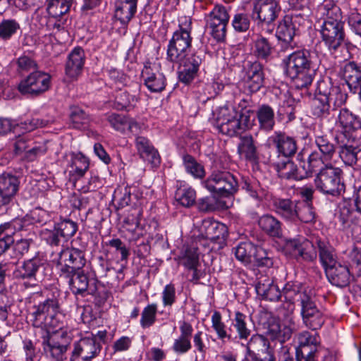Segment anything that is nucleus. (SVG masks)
I'll return each instance as SVG.
<instances>
[{
    "mask_svg": "<svg viewBox=\"0 0 361 361\" xmlns=\"http://www.w3.org/2000/svg\"><path fill=\"white\" fill-rule=\"evenodd\" d=\"M59 293H53L44 297L42 293H37L30 300L28 319L35 328L46 331L61 328L59 317L61 315V306Z\"/></svg>",
    "mask_w": 361,
    "mask_h": 361,
    "instance_id": "1",
    "label": "nucleus"
},
{
    "mask_svg": "<svg viewBox=\"0 0 361 361\" xmlns=\"http://www.w3.org/2000/svg\"><path fill=\"white\" fill-rule=\"evenodd\" d=\"M283 62L286 75L298 89L306 88L312 83L319 65L317 54L306 49L293 52Z\"/></svg>",
    "mask_w": 361,
    "mask_h": 361,
    "instance_id": "2",
    "label": "nucleus"
},
{
    "mask_svg": "<svg viewBox=\"0 0 361 361\" xmlns=\"http://www.w3.org/2000/svg\"><path fill=\"white\" fill-rule=\"evenodd\" d=\"M191 30V18L187 16L180 18L178 30L173 32L168 44L166 56L168 61L179 62L188 56L192 47Z\"/></svg>",
    "mask_w": 361,
    "mask_h": 361,
    "instance_id": "3",
    "label": "nucleus"
},
{
    "mask_svg": "<svg viewBox=\"0 0 361 361\" xmlns=\"http://www.w3.org/2000/svg\"><path fill=\"white\" fill-rule=\"evenodd\" d=\"M342 175L343 171L340 168L327 163L315 175L314 183L316 189L324 195L340 196L345 191Z\"/></svg>",
    "mask_w": 361,
    "mask_h": 361,
    "instance_id": "4",
    "label": "nucleus"
},
{
    "mask_svg": "<svg viewBox=\"0 0 361 361\" xmlns=\"http://www.w3.org/2000/svg\"><path fill=\"white\" fill-rule=\"evenodd\" d=\"M49 271V267L46 260L35 256L16 267L13 271V276L16 279L24 281L25 287H33L42 282L48 276Z\"/></svg>",
    "mask_w": 361,
    "mask_h": 361,
    "instance_id": "5",
    "label": "nucleus"
},
{
    "mask_svg": "<svg viewBox=\"0 0 361 361\" xmlns=\"http://www.w3.org/2000/svg\"><path fill=\"white\" fill-rule=\"evenodd\" d=\"M327 11L326 18L324 20L320 29V34L322 41L330 51H336L343 44L345 39L343 23L340 16L336 13L333 17L334 10Z\"/></svg>",
    "mask_w": 361,
    "mask_h": 361,
    "instance_id": "6",
    "label": "nucleus"
},
{
    "mask_svg": "<svg viewBox=\"0 0 361 361\" xmlns=\"http://www.w3.org/2000/svg\"><path fill=\"white\" fill-rule=\"evenodd\" d=\"M204 187L219 197H228L238 190V183L228 171H214L203 183Z\"/></svg>",
    "mask_w": 361,
    "mask_h": 361,
    "instance_id": "7",
    "label": "nucleus"
},
{
    "mask_svg": "<svg viewBox=\"0 0 361 361\" xmlns=\"http://www.w3.org/2000/svg\"><path fill=\"white\" fill-rule=\"evenodd\" d=\"M42 344L45 354L56 361H62L71 343V338L65 331H47L42 337Z\"/></svg>",
    "mask_w": 361,
    "mask_h": 361,
    "instance_id": "8",
    "label": "nucleus"
},
{
    "mask_svg": "<svg viewBox=\"0 0 361 361\" xmlns=\"http://www.w3.org/2000/svg\"><path fill=\"white\" fill-rule=\"evenodd\" d=\"M245 346V361H271L275 357L274 348H271L269 339L264 335H252Z\"/></svg>",
    "mask_w": 361,
    "mask_h": 361,
    "instance_id": "9",
    "label": "nucleus"
},
{
    "mask_svg": "<svg viewBox=\"0 0 361 361\" xmlns=\"http://www.w3.org/2000/svg\"><path fill=\"white\" fill-rule=\"evenodd\" d=\"M50 85V75L44 72L36 71L20 80L18 90L24 96L36 97L47 92Z\"/></svg>",
    "mask_w": 361,
    "mask_h": 361,
    "instance_id": "10",
    "label": "nucleus"
},
{
    "mask_svg": "<svg viewBox=\"0 0 361 361\" xmlns=\"http://www.w3.org/2000/svg\"><path fill=\"white\" fill-rule=\"evenodd\" d=\"M281 11L276 0H253L251 17L257 25L269 26L275 22Z\"/></svg>",
    "mask_w": 361,
    "mask_h": 361,
    "instance_id": "11",
    "label": "nucleus"
},
{
    "mask_svg": "<svg viewBox=\"0 0 361 361\" xmlns=\"http://www.w3.org/2000/svg\"><path fill=\"white\" fill-rule=\"evenodd\" d=\"M207 26L211 35L217 41H222L226 35V27L229 20L228 11L223 5H215L206 16Z\"/></svg>",
    "mask_w": 361,
    "mask_h": 361,
    "instance_id": "12",
    "label": "nucleus"
},
{
    "mask_svg": "<svg viewBox=\"0 0 361 361\" xmlns=\"http://www.w3.org/2000/svg\"><path fill=\"white\" fill-rule=\"evenodd\" d=\"M298 345L296 348L297 361H316L317 348L320 345L319 336L308 331H303L297 336Z\"/></svg>",
    "mask_w": 361,
    "mask_h": 361,
    "instance_id": "13",
    "label": "nucleus"
},
{
    "mask_svg": "<svg viewBox=\"0 0 361 361\" xmlns=\"http://www.w3.org/2000/svg\"><path fill=\"white\" fill-rule=\"evenodd\" d=\"M334 123L341 128V132L348 142H355L361 128V118L348 109L343 108L336 116Z\"/></svg>",
    "mask_w": 361,
    "mask_h": 361,
    "instance_id": "14",
    "label": "nucleus"
},
{
    "mask_svg": "<svg viewBox=\"0 0 361 361\" xmlns=\"http://www.w3.org/2000/svg\"><path fill=\"white\" fill-rule=\"evenodd\" d=\"M300 314L303 324L311 330L319 329L325 322L324 312L318 308L312 296H305Z\"/></svg>",
    "mask_w": 361,
    "mask_h": 361,
    "instance_id": "15",
    "label": "nucleus"
},
{
    "mask_svg": "<svg viewBox=\"0 0 361 361\" xmlns=\"http://www.w3.org/2000/svg\"><path fill=\"white\" fill-rule=\"evenodd\" d=\"M102 350V345L94 338H81L73 345L70 361H92Z\"/></svg>",
    "mask_w": 361,
    "mask_h": 361,
    "instance_id": "16",
    "label": "nucleus"
},
{
    "mask_svg": "<svg viewBox=\"0 0 361 361\" xmlns=\"http://www.w3.org/2000/svg\"><path fill=\"white\" fill-rule=\"evenodd\" d=\"M204 60V54L202 51H196L179 61L178 72L179 80L185 84L190 83L197 76L200 67Z\"/></svg>",
    "mask_w": 361,
    "mask_h": 361,
    "instance_id": "17",
    "label": "nucleus"
},
{
    "mask_svg": "<svg viewBox=\"0 0 361 361\" xmlns=\"http://www.w3.org/2000/svg\"><path fill=\"white\" fill-rule=\"evenodd\" d=\"M215 126L220 133L231 137L241 134L238 112L234 109H230L226 106L220 108Z\"/></svg>",
    "mask_w": 361,
    "mask_h": 361,
    "instance_id": "18",
    "label": "nucleus"
},
{
    "mask_svg": "<svg viewBox=\"0 0 361 361\" xmlns=\"http://www.w3.org/2000/svg\"><path fill=\"white\" fill-rule=\"evenodd\" d=\"M269 145H273L279 156L286 159L293 157L298 151L296 137L288 135L283 131H275L269 138Z\"/></svg>",
    "mask_w": 361,
    "mask_h": 361,
    "instance_id": "19",
    "label": "nucleus"
},
{
    "mask_svg": "<svg viewBox=\"0 0 361 361\" xmlns=\"http://www.w3.org/2000/svg\"><path fill=\"white\" fill-rule=\"evenodd\" d=\"M141 78L144 85L151 92H161L166 86V78L163 73L156 67H152L150 64L145 65Z\"/></svg>",
    "mask_w": 361,
    "mask_h": 361,
    "instance_id": "20",
    "label": "nucleus"
},
{
    "mask_svg": "<svg viewBox=\"0 0 361 361\" xmlns=\"http://www.w3.org/2000/svg\"><path fill=\"white\" fill-rule=\"evenodd\" d=\"M264 80L263 66L259 61L247 62L245 67V82L250 92H257Z\"/></svg>",
    "mask_w": 361,
    "mask_h": 361,
    "instance_id": "21",
    "label": "nucleus"
},
{
    "mask_svg": "<svg viewBox=\"0 0 361 361\" xmlns=\"http://www.w3.org/2000/svg\"><path fill=\"white\" fill-rule=\"evenodd\" d=\"M331 99L314 97L311 105L312 114L321 121L333 124L336 121L337 109L331 107Z\"/></svg>",
    "mask_w": 361,
    "mask_h": 361,
    "instance_id": "22",
    "label": "nucleus"
},
{
    "mask_svg": "<svg viewBox=\"0 0 361 361\" xmlns=\"http://www.w3.org/2000/svg\"><path fill=\"white\" fill-rule=\"evenodd\" d=\"M324 272L328 281L339 288L348 286L353 279L348 266L341 262Z\"/></svg>",
    "mask_w": 361,
    "mask_h": 361,
    "instance_id": "23",
    "label": "nucleus"
},
{
    "mask_svg": "<svg viewBox=\"0 0 361 361\" xmlns=\"http://www.w3.org/2000/svg\"><path fill=\"white\" fill-rule=\"evenodd\" d=\"M63 278L67 280L70 290L74 295L85 296L96 294L94 289L89 288V278L82 269L73 271L69 277Z\"/></svg>",
    "mask_w": 361,
    "mask_h": 361,
    "instance_id": "24",
    "label": "nucleus"
},
{
    "mask_svg": "<svg viewBox=\"0 0 361 361\" xmlns=\"http://www.w3.org/2000/svg\"><path fill=\"white\" fill-rule=\"evenodd\" d=\"M180 335L173 341V351L178 355L187 353L192 349L191 338L193 333V327L191 324L185 321L180 323Z\"/></svg>",
    "mask_w": 361,
    "mask_h": 361,
    "instance_id": "25",
    "label": "nucleus"
},
{
    "mask_svg": "<svg viewBox=\"0 0 361 361\" xmlns=\"http://www.w3.org/2000/svg\"><path fill=\"white\" fill-rule=\"evenodd\" d=\"M19 181L16 176L9 173L0 176V207L8 204L18 189Z\"/></svg>",
    "mask_w": 361,
    "mask_h": 361,
    "instance_id": "26",
    "label": "nucleus"
},
{
    "mask_svg": "<svg viewBox=\"0 0 361 361\" xmlns=\"http://www.w3.org/2000/svg\"><path fill=\"white\" fill-rule=\"evenodd\" d=\"M135 147L141 158L148 161L153 167L159 166L161 158L159 152L147 137H137Z\"/></svg>",
    "mask_w": 361,
    "mask_h": 361,
    "instance_id": "27",
    "label": "nucleus"
},
{
    "mask_svg": "<svg viewBox=\"0 0 361 361\" xmlns=\"http://www.w3.org/2000/svg\"><path fill=\"white\" fill-rule=\"evenodd\" d=\"M271 161L280 178L300 180H302V176L305 174L303 171H299L298 166L289 159L281 161L271 159Z\"/></svg>",
    "mask_w": 361,
    "mask_h": 361,
    "instance_id": "28",
    "label": "nucleus"
},
{
    "mask_svg": "<svg viewBox=\"0 0 361 361\" xmlns=\"http://www.w3.org/2000/svg\"><path fill=\"white\" fill-rule=\"evenodd\" d=\"M238 153L251 164H257L258 162L257 142L252 135H245L240 137Z\"/></svg>",
    "mask_w": 361,
    "mask_h": 361,
    "instance_id": "29",
    "label": "nucleus"
},
{
    "mask_svg": "<svg viewBox=\"0 0 361 361\" xmlns=\"http://www.w3.org/2000/svg\"><path fill=\"white\" fill-rule=\"evenodd\" d=\"M138 0H116L114 17L122 25H126L137 13Z\"/></svg>",
    "mask_w": 361,
    "mask_h": 361,
    "instance_id": "30",
    "label": "nucleus"
},
{
    "mask_svg": "<svg viewBox=\"0 0 361 361\" xmlns=\"http://www.w3.org/2000/svg\"><path fill=\"white\" fill-rule=\"evenodd\" d=\"M84 63V50L80 47L74 48L68 56L66 74L71 78H76L81 73Z\"/></svg>",
    "mask_w": 361,
    "mask_h": 361,
    "instance_id": "31",
    "label": "nucleus"
},
{
    "mask_svg": "<svg viewBox=\"0 0 361 361\" xmlns=\"http://www.w3.org/2000/svg\"><path fill=\"white\" fill-rule=\"evenodd\" d=\"M252 54L259 60L267 61L274 51L273 42L261 34H257L252 40Z\"/></svg>",
    "mask_w": 361,
    "mask_h": 361,
    "instance_id": "32",
    "label": "nucleus"
},
{
    "mask_svg": "<svg viewBox=\"0 0 361 361\" xmlns=\"http://www.w3.org/2000/svg\"><path fill=\"white\" fill-rule=\"evenodd\" d=\"M292 329L287 326H281L279 321L273 317L267 322L266 328V335L271 341H278L280 343H284L292 335Z\"/></svg>",
    "mask_w": 361,
    "mask_h": 361,
    "instance_id": "33",
    "label": "nucleus"
},
{
    "mask_svg": "<svg viewBox=\"0 0 361 361\" xmlns=\"http://www.w3.org/2000/svg\"><path fill=\"white\" fill-rule=\"evenodd\" d=\"M299 201L289 198H278L274 201L276 213L285 221L293 223Z\"/></svg>",
    "mask_w": 361,
    "mask_h": 361,
    "instance_id": "34",
    "label": "nucleus"
},
{
    "mask_svg": "<svg viewBox=\"0 0 361 361\" xmlns=\"http://www.w3.org/2000/svg\"><path fill=\"white\" fill-rule=\"evenodd\" d=\"M319 261L326 271L327 269L340 263L334 248L329 243L317 240Z\"/></svg>",
    "mask_w": 361,
    "mask_h": 361,
    "instance_id": "35",
    "label": "nucleus"
},
{
    "mask_svg": "<svg viewBox=\"0 0 361 361\" xmlns=\"http://www.w3.org/2000/svg\"><path fill=\"white\" fill-rule=\"evenodd\" d=\"M295 35V26L293 23L292 18L286 16L281 20L276 31V36L279 41L283 42L286 45L293 49L295 45H292L293 38Z\"/></svg>",
    "mask_w": 361,
    "mask_h": 361,
    "instance_id": "36",
    "label": "nucleus"
},
{
    "mask_svg": "<svg viewBox=\"0 0 361 361\" xmlns=\"http://www.w3.org/2000/svg\"><path fill=\"white\" fill-rule=\"evenodd\" d=\"M20 228L21 222L20 220L5 223L0 226V255L13 244V235L17 229Z\"/></svg>",
    "mask_w": 361,
    "mask_h": 361,
    "instance_id": "37",
    "label": "nucleus"
},
{
    "mask_svg": "<svg viewBox=\"0 0 361 361\" xmlns=\"http://www.w3.org/2000/svg\"><path fill=\"white\" fill-rule=\"evenodd\" d=\"M256 118L261 130L271 132L274 130L276 125L275 114L269 105H260L256 110Z\"/></svg>",
    "mask_w": 361,
    "mask_h": 361,
    "instance_id": "38",
    "label": "nucleus"
},
{
    "mask_svg": "<svg viewBox=\"0 0 361 361\" xmlns=\"http://www.w3.org/2000/svg\"><path fill=\"white\" fill-rule=\"evenodd\" d=\"M258 225L270 237L281 238L283 235L281 222L271 214L262 215L258 220Z\"/></svg>",
    "mask_w": 361,
    "mask_h": 361,
    "instance_id": "39",
    "label": "nucleus"
},
{
    "mask_svg": "<svg viewBox=\"0 0 361 361\" xmlns=\"http://www.w3.org/2000/svg\"><path fill=\"white\" fill-rule=\"evenodd\" d=\"M334 94H336L337 99L339 97V101H336L334 105H342L346 99V94L341 92L337 88H333L329 81L322 80L318 82L314 97L333 100Z\"/></svg>",
    "mask_w": 361,
    "mask_h": 361,
    "instance_id": "40",
    "label": "nucleus"
},
{
    "mask_svg": "<svg viewBox=\"0 0 361 361\" xmlns=\"http://www.w3.org/2000/svg\"><path fill=\"white\" fill-rule=\"evenodd\" d=\"M350 90H356L361 83V68L355 62L344 65L340 72Z\"/></svg>",
    "mask_w": 361,
    "mask_h": 361,
    "instance_id": "41",
    "label": "nucleus"
},
{
    "mask_svg": "<svg viewBox=\"0 0 361 361\" xmlns=\"http://www.w3.org/2000/svg\"><path fill=\"white\" fill-rule=\"evenodd\" d=\"M247 320L248 317L246 314L239 311L235 312L234 317L231 319V326L235 329L236 334H233V336L236 337V340L247 341L251 336L252 331Z\"/></svg>",
    "mask_w": 361,
    "mask_h": 361,
    "instance_id": "42",
    "label": "nucleus"
},
{
    "mask_svg": "<svg viewBox=\"0 0 361 361\" xmlns=\"http://www.w3.org/2000/svg\"><path fill=\"white\" fill-rule=\"evenodd\" d=\"M70 161V175L74 180L82 178L89 169V161L82 153H72Z\"/></svg>",
    "mask_w": 361,
    "mask_h": 361,
    "instance_id": "43",
    "label": "nucleus"
},
{
    "mask_svg": "<svg viewBox=\"0 0 361 361\" xmlns=\"http://www.w3.org/2000/svg\"><path fill=\"white\" fill-rule=\"evenodd\" d=\"M314 143L321 154L327 159H332L336 153V147L330 137L322 132L314 130Z\"/></svg>",
    "mask_w": 361,
    "mask_h": 361,
    "instance_id": "44",
    "label": "nucleus"
},
{
    "mask_svg": "<svg viewBox=\"0 0 361 361\" xmlns=\"http://www.w3.org/2000/svg\"><path fill=\"white\" fill-rule=\"evenodd\" d=\"M305 296H310L302 290L301 283L298 282H288L284 286L282 290V297L285 300L294 303L295 301H300V305H302V300Z\"/></svg>",
    "mask_w": 361,
    "mask_h": 361,
    "instance_id": "45",
    "label": "nucleus"
},
{
    "mask_svg": "<svg viewBox=\"0 0 361 361\" xmlns=\"http://www.w3.org/2000/svg\"><path fill=\"white\" fill-rule=\"evenodd\" d=\"M212 327L215 331L217 337L221 341L227 339L229 341H236V337L233 336L232 329L230 327L226 330V326L222 321V316L218 311H214L212 318Z\"/></svg>",
    "mask_w": 361,
    "mask_h": 361,
    "instance_id": "46",
    "label": "nucleus"
},
{
    "mask_svg": "<svg viewBox=\"0 0 361 361\" xmlns=\"http://www.w3.org/2000/svg\"><path fill=\"white\" fill-rule=\"evenodd\" d=\"M361 152L359 145H353L350 143L341 145L338 147L339 157L346 165L353 166L357 164L358 154Z\"/></svg>",
    "mask_w": 361,
    "mask_h": 361,
    "instance_id": "47",
    "label": "nucleus"
},
{
    "mask_svg": "<svg viewBox=\"0 0 361 361\" xmlns=\"http://www.w3.org/2000/svg\"><path fill=\"white\" fill-rule=\"evenodd\" d=\"M204 229V236L205 238L212 241H216L224 237L226 233V227L224 224L217 221H204L202 224Z\"/></svg>",
    "mask_w": 361,
    "mask_h": 361,
    "instance_id": "48",
    "label": "nucleus"
},
{
    "mask_svg": "<svg viewBox=\"0 0 361 361\" xmlns=\"http://www.w3.org/2000/svg\"><path fill=\"white\" fill-rule=\"evenodd\" d=\"M315 221L316 213L312 204L299 201L293 224H297L298 222L314 224Z\"/></svg>",
    "mask_w": 361,
    "mask_h": 361,
    "instance_id": "49",
    "label": "nucleus"
},
{
    "mask_svg": "<svg viewBox=\"0 0 361 361\" xmlns=\"http://www.w3.org/2000/svg\"><path fill=\"white\" fill-rule=\"evenodd\" d=\"M256 291L259 295L269 301H278L282 297V292L278 286L267 281V283L258 282Z\"/></svg>",
    "mask_w": 361,
    "mask_h": 361,
    "instance_id": "50",
    "label": "nucleus"
},
{
    "mask_svg": "<svg viewBox=\"0 0 361 361\" xmlns=\"http://www.w3.org/2000/svg\"><path fill=\"white\" fill-rule=\"evenodd\" d=\"M69 118L71 125L76 129L86 128L90 122L89 115L78 106L70 107Z\"/></svg>",
    "mask_w": 361,
    "mask_h": 361,
    "instance_id": "51",
    "label": "nucleus"
},
{
    "mask_svg": "<svg viewBox=\"0 0 361 361\" xmlns=\"http://www.w3.org/2000/svg\"><path fill=\"white\" fill-rule=\"evenodd\" d=\"M73 0H47V11L52 18H59L66 13Z\"/></svg>",
    "mask_w": 361,
    "mask_h": 361,
    "instance_id": "52",
    "label": "nucleus"
},
{
    "mask_svg": "<svg viewBox=\"0 0 361 361\" xmlns=\"http://www.w3.org/2000/svg\"><path fill=\"white\" fill-rule=\"evenodd\" d=\"M139 101L137 94H130L127 91H121L116 95L114 106L118 110L133 108Z\"/></svg>",
    "mask_w": 361,
    "mask_h": 361,
    "instance_id": "53",
    "label": "nucleus"
},
{
    "mask_svg": "<svg viewBox=\"0 0 361 361\" xmlns=\"http://www.w3.org/2000/svg\"><path fill=\"white\" fill-rule=\"evenodd\" d=\"M183 165L186 171L194 178L202 179L205 176L204 166L198 163L197 160L190 154H185L183 157Z\"/></svg>",
    "mask_w": 361,
    "mask_h": 361,
    "instance_id": "54",
    "label": "nucleus"
},
{
    "mask_svg": "<svg viewBox=\"0 0 361 361\" xmlns=\"http://www.w3.org/2000/svg\"><path fill=\"white\" fill-rule=\"evenodd\" d=\"M175 197L181 205L189 207L195 202L196 192L190 187H179L175 193Z\"/></svg>",
    "mask_w": 361,
    "mask_h": 361,
    "instance_id": "55",
    "label": "nucleus"
},
{
    "mask_svg": "<svg viewBox=\"0 0 361 361\" xmlns=\"http://www.w3.org/2000/svg\"><path fill=\"white\" fill-rule=\"evenodd\" d=\"M69 248L62 250L59 253V257L56 260V267L60 271L61 277H69L71 273H73L72 269L71 260L68 257Z\"/></svg>",
    "mask_w": 361,
    "mask_h": 361,
    "instance_id": "56",
    "label": "nucleus"
},
{
    "mask_svg": "<svg viewBox=\"0 0 361 361\" xmlns=\"http://www.w3.org/2000/svg\"><path fill=\"white\" fill-rule=\"evenodd\" d=\"M20 26L15 19H4L0 23V39L4 41L9 40Z\"/></svg>",
    "mask_w": 361,
    "mask_h": 361,
    "instance_id": "57",
    "label": "nucleus"
},
{
    "mask_svg": "<svg viewBox=\"0 0 361 361\" xmlns=\"http://www.w3.org/2000/svg\"><path fill=\"white\" fill-rule=\"evenodd\" d=\"M236 258L242 262H252V255L255 251V245L249 241L241 242L235 247Z\"/></svg>",
    "mask_w": 361,
    "mask_h": 361,
    "instance_id": "58",
    "label": "nucleus"
},
{
    "mask_svg": "<svg viewBox=\"0 0 361 361\" xmlns=\"http://www.w3.org/2000/svg\"><path fill=\"white\" fill-rule=\"evenodd\" d=\"M157 305L152 303L147 305L142 310L140 318V326L147 329L154 325L157 319Z\"/></svg>",
    "mask_w": 361,
    "mask_h": 361,
    "instance_id": "59",
    "label": "nucleus"
},
{
    "mask_svg": "<svg viewBox=\"0 0 361 361\" xmlns=\"http://www.w3.org/2000/svg\"><path fill=\"white\" fill-rule=\"evenodd\" d=\"M60 233V236L65 240L73 236L78 230V225L70 219H63L54 224Z\"/></svg>",
    "mask_w": 361,
    "mask_h": 361,
    "instance_id": "60",
    "label": "nucleus"
},
{
    "mask_svg": "<svg viewBox=\"0 0 361 361\" xmlns=\"http://www.w3.org/2000/svg\"><path fill=\"white\" fill-rule=\"evenodd\" d=\"M252 255V262H255L258 267H270L273 265V259L267 250L260 246L255 245V251Z\"/></svg>",
    "mask_w": 361,
    "mask_h": 361,
    "instance_id": "61",
    "label": "nucleus"
},
{
    "mask_svg": "<svg viewBox=\"0 0 361 361\" xmlns=\"http://www.w3.org/2000/svg\"><path fill=\"white\" fill-rule=\"evenodd\" d=\"M302 243L300 251L298 255L297 259H302L306 262H312L317 258V252L314 249V244L305 238L302 239Z\"/></svg>",
    "mask_w": 361,
    "mask_h": 361,
    "instance_id": "62",
    "label": "nucleus"
},
{
    "mask_svg": "<svg viewBox=\"0 0 361 361\" xmlns=\"http://www.w3.org/2000/svg\"><path fill=\"white\" fill-rule=\"evenodd\" d=\"M241 188L254 199L258 200L263 195V190L258 180L255 179H243Z\"/></svg>",
    "mask_w": 361,
    "mask_h": 361,
    "instance_id": "63",
    "label": "nucleus"
},
{
    "mask_svg": "<svg viewBox=\"0 0 361 361\" xmlns=\"http://www.w3.org/2000/svg\"><path fill=\"white\" fill-rule=\"evenodd\" d=\"M231 25L237 32H245L250 26V19L247 13H239L234 15Z\"/></svg>",
    "mask_w": 361,
    "mask_h": 361,
    "instance_id": "64",
    "label": "nucleus"
}]
</instances>
